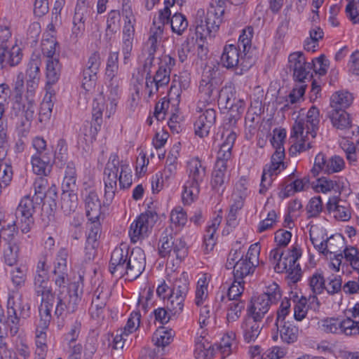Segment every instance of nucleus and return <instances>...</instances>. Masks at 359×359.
Wrapping results in <instances>:
<instances>
[{
	"label": "nucleus",
	"instance_id": "1",
	"mask_svg": "<svg viewBox=\"0 0 359 359\" xmlns=\"http://www.w3.org/2000/svg\"><path fill=\"white\" fill-rule=\"evenodd\" d=\"M189 180L184 186L182 200L189 204L198 198L200 193V184L206 175L205 167L200 158H191L187 163Z\"/></svg>",
	"mask_w": 359,
	"mask_h": 359
},
{
	"label": "nucleus",
	"instance_id": "2",
	"mask_svg": "<svg viewBox=\"0 0 359 359\" xmlns=\"http://www.w3.org/2000/svg\"><path fill=\"white\" fill-rule=\"evenodd\" d=\"M82 294L83 285L79 282L71 283L67 292L58 291L55 315L60 317L66 313H74L78 309Z\"/></svg>",
	"mask_w": 359,
	"mask_h": 359
},
{
	"label": "nucleus",
	"instance_id": "3",
	"mask_svg": "<svg viewBox=\"0 0 359 359\" xmlns=\"http://www.w3.org/2000/svg\"><path fill=\"white\" fill-rule=\"evenodd\" d=\"M217 14L218 12L216 10L215 11H208L207 13H205L203 9L197 11L194 20L197 39H200L202 41L208 36L212 37L215 36L222 22V15H218Z\"/></svg>",
	"mask_w": 359,
	"mask_h": 359
},
{
	"label": "nucleus",
	"instance_id": "4",
	"mask_svg": "<svg viewBox=\"0 0 359 359\" xmlns=\"http://www.w3.org/2000/svg\"><path fill=\"white\" fill-rule=\"evenodd\" d=\"M281 298L280 287L278 284L273 283L264 293L259 295L255 302L248 309V316L257 319H262L268 312L270 305L276 304Z\"/></svg>",
	"mask_w": 359,
	"mask_h": 359
},
{
	"label": "nucleus",
	"instance_id": "5",
	"mask_svg": "<svg viewBox=\"0 0 359 359\" xmlns=\"http://www.w3.org/2000/svg\"><path fill=\"white\" fill-rule=\"evenodd\" d=\"M123 164H126L120 158H109L103 172L104 184V205L111 203L117 191L118 173L121 170Z\"/></svg>",
	"mask_w": 359,
	"mask_h": 359
},
{
	"label": "nucleus",
	"instance_id": "6",
	"mask_svg": "<svg viewBox=\"0 0 359 359\" xmlns=\"http://www.w3.org/2000/svg\"><path fill=\"white\" fill-rule=\"evenodd\" d=\"M302 256V250L297 246H293L292 249L288 252L284 257V262L276 263L274 266V270L277 273H282L285 270L287 273V279L292 283H296L300 280L302 271L297 260Z\"/></svg>",
	"mask_w": 359,
	"mask_h": 359
},
{
	"label": "nucleus",
	"instance_id": "7",
	"mask_svg": "<svg viewBox=\"0 0 359 359\" xmlns=\"http://www.w3.org/2000/svg\"><path fill=\"white\" fill-rule=\"evenodd\" d=\"M289 69L292 72L293 79L297 84L305 83L310 81L312 78L311 70L312 66L302 52H294L288 57Z\"/></svg>",
	"mask_w": 359,
	"mask_h": 359
},
{
	"label": "nucleus",
	"instance_id": "8",
	"mask_svg": "<svg viewBox=\"0 0 359 359\" xmlns=\"http://www.w3.org/2000/svg\"><path fill=\"white\" fill-rule=\"evenodd\" d=\"M215 74L216 72L211 68L203 72L198 88L200 101L198 104H209L217 98L219 90Z\"/></svg>",
	"mask_w": 359,
	"mask_h": 359
},
{
	"label": "nucleus",
	"instance_id": "9",
	"mask_svg": "<svg viewBox=\"0 0 359 359\" xmlns=\"http://www.w3.org/2000/svg\"><path fill=\"white\" fill-rule=\"evenodd\" d=\"M319 116V109L316 107L312 106L307 112L306 121L302 118L295 121L292 128L290 139L302 136L305 129H306V135L309 134L312 138H315L320 122Z\"/></svg>",
	"mask_w": 359,
	"mask_h": 359
},
{
	"label": "nucleus",
	"instance_id": "10",
	"mask_svg": "<svg viewBox=\"0 0 359 359\" xmlns=\"http://www.w3.org/2000/svg\"><path fill=\"white\" fill-rule=\"evenodd\" d=\"M158 219V215L156 211L148 210L135 220L130 225L129 236L133 243L144 238L148 232L149 228L151 227Z\"/></svg>",
	"mask_w": 359,
	"mask_h": 359
},
{
	"label": "nucleus",
	"instance_id": "11",
	"mask_svg": "<svg viewBox=\"0 0 359 359\" xmlns=\"http://www.w3.org/2000/svg\"><path fill=\"white\" fill-rule=\"evenodd\" d=\"M18 231L15 224H5L0 227L1 238L7 242L8 250H5L4 257L6 262L11 266L15 264L18 257L20 248L15 240Z\"/></svg>",
	"mask_w": 359,
	"mask_h": 359
},
{
	"label": "nucleus",
	"instance_id": "12",
	"mask_svg": "<svg viewBox=\"0 0 359 359\" xmlns=\"http://www.w3.org/2000/svg\"><path fill=\"white\" fill-rule=\"evenodd\" d=\"M126 275L127 279L133 280L137 278L144 271L146 266V257L140 248H133L128 254Z\"/></svg>",
	"mask_w": 359,
	"mask_h": 359
},
{
	"label": "nucleus",
	"instance_id": "13",
	"mask_svg": "<svg viewBox=\"0 0 359 359\" xmlns=\"http://www.w3.org/2000/svg\"><path fill=\"white\" fill-rule=\"evenodd\" d=\"M204 104H198L197 111L202 112L194 123L195 133L201 137L208 135L216 121V111L212 108L203 109Z\"/></svg>",
	"mask_w": 359,
	"mask_h": 359
},
{
	"label": "nucleus",
	"instance_id": "14",
	"mask_svg": "<svg viewBox=\"0 0 359 359\" xmlns=\"http://www.w3.org/2000/svg\"><path fill=\"white\" fill-rule=\"evenodd\" d=\"M175 65V60L169 55H164L160 58L158 69L152 77L155 82V91L169 83L170 72Z\"/></svg>",
	"mask_w": 359,
	"mask_h": 359
},
{
	"label": "nucleus",
	"instance_id": "15",
	"mask_svg": "<svg viewBox=\"0 0 359 359\" xmlns=\"http://www.w3.org/2000/svg\"><path fill=\"white\" fill-rule=\"evenodd\" d=\"M227 158H217L212 172L210 185L212 189L219 194H222L226 189V184L229 180L226 175Z\"/></svg>",
	"mask_w": 359,
	"mask_h": 359
},
{
	"label": "nucleus",
	"instance_id": "16",
	"mask_svg": "<svg viewBox=\"0 0 359 359\" xmlns=\"http://www.w3.org/2000/svg\"><path fill=\"white\" fill-rule=\"evenodd\" d=\"M57 198L56 187L52 185L48 189V194L42 202L41 220L43 227L49 226L50 223L54 221V212L57 208Z\"/></svg>",
	"mask_w": 359,
	"mask_h": 359
},
{
	"label": "nucleus",
	"instance_id": "17",
	"mask_svg": "<svg viewBox=\"0 0 359 359\" xmlns=\"http://www.w3.org/2000/svg\"><path fill=\"white\" fill-rule=\"evenodd\" d=\"M129 251L128 249L123 250L122 248H116L111 252L109 262V272L117 277L122 278L126 275V264L128 262Z\"/></svg>",
	"mask_w": 359,
	"mask_h": 359
},
{
	"label": "nucleus",
	"instance_id": "18",
	"mask_svg": "<svg viewBox=\"0 0 359 359\" xmlns=\"http://www.w3.org/2000/svg\"><path fill=\"white\" fill-rule=\"evenodd\" d=\"M22 57V50L18 46H0V69L18 65Z\"/></svg>",
	"mask_w": 359,
	"mask_h": 359
},
{
	"label": "nucleus",
	"instance_id": "19",
	"mask_svg": "<svg viewBox=\"0 0 359 359\" xmlns=\"http://www.w3.org/2000/svg\"><path fill=\"white\" fill-rule=\"evenodd\" d=\"M344 166L343 158H315L311 174L316 177L321 171L327 174L334 173L341 170Z\"/></svg>",
	"mask_w": 359,
	"mask_h": 359
},
{
	"label": "nucleus",
	"instance_id": "20",
	"mask_svg": "<svg viewBox=\"0 0 359 359\" xmlns=\"http://www.w3.org/2000/svg\"><path fill=\"white\" fill-rule=\"evenodd\" d=\"M285 168L286 166L283 161H277V158H271V163L266 164L263 169L259 189L261 194H264L271 185L272 179L271 177L273 175H278Z\"/></svg>",
	"mask_w": 359,
	"mask_h": 359
},
{
	"label": "nucleus",
	"instance_id": "21",
	"mask_svg": "<svg viewBox=\"0 0 359 359\" xmlns=\"http://www.w3.org/2000/svg\"><path fill=\"white\" fill-rule=\"evenodd\" d=\"M88 229L89 230L85 248L86 255L88 259L94 257L95 249L98 245V238L101 233V224L99 219L89 220Z\"/></svg>",
	"mask_w": 359,
	"mask_h": 359
},
{
	"label": "nucleus",
	"instance_id": "22",
	"mask_svg": "<svg viewBox=\"0 0 359 359\" xmlns=\"http://www.w3.org/2000/svg\"><path fill=\"white\" fill-rule=\"evenodd\" d=\"M277 332L273 335V341L278 339V333L282 341L287 344L296 342L299 336V328L290 321L275 324Z\"/></svg>",
	"mask_w": 359,
	"mask_h": 359
},
{
	"label": "nucleus",
	"instance_id": "23",
	"mask_svg": "<svg viewBox=\"0 0 359 359\" xmlns=\"http://www.w3.org/2000/svg\"><path fill=\"white\" fill-rule=\"evenodd\" d=\"M243 54L241 50L238 48L236 45H226L220 57L221 64L226 69H233L238 65L240 62H241V65H243Z\"/></svg>",
	"mask_w": 359,
	"mask_h": 359
},
{
	"label": "nucleus",
	"instance_id": "24",
	"mask_svg": "<svg viewBox=\"0 0 359 359\" xmlns=\"http://www.w3.org/2000/svg\"><path fill=\"white\" fill-rule=\"evenodd\" d=\"M261 320L262 319H257L248 316L243 321L241 328L243 330V337L245 342L255 341L258 337L262 328L259 323Z\"/></svg>",
	"mask_w": 359,
	"mask_h": 359
},
{
	"label": "nucleus",
	"instance_id": "25",
	"mask_svg": "<svg viewBox=\"0 0 359 359\" xmlns=\"http://www.w3.org/2000/svg\"><path fill=\"white\" fill-rule=\"evenodd\" d=\"M327 117L330 119L334 127L339 130H346L352 127L350 115L344 110L329 108Z\"/></svg>",
	"mask_w": 359,
	"mask_h": 359
},
{
	"label": "nucleus",
	"instance_id": "26",
	"mask_svg": "<svg viewBox=\"0 0 359 359\" xmlns=\"http://www.w3.org/2000/svg\"><path fill=\"white\" fill-rule=\"evenodd\" d=\"M135 35V28L133 22L126 21L123 28L121 50L123 55V62L127 63L133 50V43Z\"/></svg>",
	"mask_w": 359,
	"mask_h": 359
},
{
	"label": "nucleus",
	"instance_id": "27",
	"mask_svg": "<svg viewBox=\"0 0 359 359\" xmlns=\"http://www.w3.org/2000/svg\"><path fill=\"white\" fill-rule=\"evenodd\" d=\"M86 213L88 220L99 219L101 214V203L97 194L90 191L85 198Z\"/></svg>",
	"mask_w": 359,
	"mask_h": 359
},
{
	"label": "nucleus",
	"instance_id": "28",
	"mask_svg": "<svg viewBox=\"0 0 359 359\" xmlns=\"http://www.w3.org/2000/svg\"><path fill=\"white\" fill-rule=\"evenodd\" d=\"M41 62L39 57H32L27 65L26 71L27 83L29 88L37 86L41 77L40 66Z\"/></svg>",
	"mask_w": 359,
	"mask_h": 359
},
{
	"label": "nucleus",
	"instance_id": "29",
	"mask_svg": "<svg viewBox=\"0 0 359 359\" xmlns=\"http://www.w3.org/2000/svg\"><path fill=\"white\" fill-rule=\"evenodd\" d=\"M353 100L351 93L346 90H339L331 96L330 108L346 110L352 104Z\"/></svg>",
	"mask_w": 359,
	"mask_h": 359
},
{
	"label": "nucleus",
	"instance_id": "30",
	"mask_svg": "<svg viewBox=\"0 0 359 359\" xmlns=\"http://www.w3.org/2000/svg\"><path fill=\"white\" fill-rule=\"evenodd\" d=\"M61 65L58 58L50 59L46 61V89L56 83L60 79Z\"/></svg>",
	"mask_w": 359,
	"mask_h": 359
},
{
	"label": "nucleus",
	"instance_id": "31",
	"mask_svg": "<svg viewBox=\"0 0 359 359\" xmlns=\"http://www.w3.org/2000/svg\"><path fill=\"white\" fill-rule=\"evenodd\" d=\"M255 265L252 261L248 259H241L236 261L234 266L233 278L235 280H243V278L253 273Z\"/></svg>",
	"mask_w": 359,
	"mask_h": 359
},
{
	"label": "nucleus",
	"instance_id": "32",
	"mask_svg": "<svg viewBox=\"0 0 359 359\" xmlns=\"http://www.w3.org/2000/svg\"><path fill=\"white\" fill-rule=\"evenodd\" d=\"M46 94L41 104L39 110V121L41 122L50 118L54 105L53 100V98L55 97L54 90L49 88L46 89Z\"/></svg>",
	"mask_w": 359,
	"mask_h": 359
},
{
	"label": "nucleus",
	"instance_id": "33",
	"mask_svg": "<svg viewBox=\"0 0 359 359\" xmlns=\"http://www.w3.org/2000/svg\"><path fill=\"white\" fill-rule=\"evenodd\" d=\"M41 204L36 203L34 197L31 198L29 196H25L20 201L16 213L23 218H33L32 215L35 210Z\"/></svg>",
	"mask_w": 359,
	"mask_h": 359
},
{
	"label": "nucleus",
	"instance_id": "34",
	"mask_svg": "<svg viewBox=\"0 0 359 359\" xmlns=\"http://www.w3.org/2000/svg\"><path fill=\"white\" fill-rule=\"evenodd\" d=\"M273 133L271 143L275 149L273 155L277 156V157H285L283 142L286 137V130L285 128H275Z\"/></svg>",
	"mask_w": 359,
	"mask_h": 359
},
{
	"label": "nucleus",
	"instance_id": "35",
	"mask_svg": "<svg viewBox=\"0 0 359 359\" xmlns=\"http://www.w3.org/2000/svg\"><path fill=\"white\" fill-rule=\"evenodd\" d=\"M309 286L313 293L310 296L313 301L318 300L316 294H321L325 289V278L321 271H316L309 278Z\"/></svg>",
	"mask_w": 359,
	"mask_h": 359
},
{
	"label": "nucleus",
	"instance_id": "36",
	"mask_svg": "<svg viewBox=\"0 0 359 359\" xmlns=\"http://www.w3.org/2000/svg\"><path fill=\"white\" fill-rule=\"evenodd\" d=\"M175 332L162 327L158 329L152 337V341L156 346L164 348L172 341Z\"/></svg>",
	"mask_w": 359,
	"mask_h": 359
},
{
	"label": "nucleus",
	"instance_id": "37",
	"mask_svg": "<svg viewBox=\"0 0 359 359\" xmlns=\"http://www.w3.org/2000/svg\"><path fill=\"white\" fill-rule=\"evenodd\" d=\"M54 164V158H32L33 172L38 175H48Z\"/></svg>",
	"mask_w": 359,
	"mask_h": 359
},
{
	"label": "nucleus",
	"instance_id": "38",
	"mask_svg": "<svg viewBox=\"0 0 359 359\" xmlns=\"http://www.w3.org/2000/svg\"><path fill=\"white\" fill-rule=\"evenodd\" d=\"M34 194L33 197L35 198L36 203L41 204L46 194L48 187V180L43 177H37L34 182Z\"/></svg>",
	"mask_w": 359,
	"mask_h": 359
},
{
	"label": "nucleus",
	"instance_id": "39",
	"mask_svg": "<svg viewBox=\"0 0 359 359\" xmlns=\"http://www.w3.org/2000/svg\"><path fill=\"white\" fill-rule=\"evenodd\" d=\"M189 276L188 273L183 272L180 276L175 280L170 292L186 297L189 291Z\"/></svg>",
	"mask_w": 359,
	"mask_h": 359
},
{
	"label": "nucleus",
	"instance_id": "40",
	"mask_svg": "<svg viewBox=\"0 0 359 359\" xmlns=\"http://www.w3.org/2000/svg\"><path fill=\"white\" fill-rule=\"evenodd\" d=\"M118 71V52H109L107 61L106 76L114 85V79Z\"/></svg>",
	"mask_w": 359,
	"mask_h": 359
},
{
	"label": "nucleus",
	"instance_id": "41",
	"mask_svg": "<svg viewBox=\"0 0 359 359\" xmlns=\"http://www.w3.org/2000/svg\"><path fill=\"white\" fill-rule=\"evenodd\" d=\"M168 24H170L172 31L178 35L182 34L188 27V21L186 17L177 11H175L172 18L170 17Z\"/></svg>",
	"mask_w": 359,
	"mask_h": 359
},
{
	"label": "nucleus",
	"instance_id": "42",
	"mask_svg": "<svg viewBox=\"0 0 359 359\" xmlns=\"http://www.w3.org/2000/svg\"><path fill=\"white\" fill-rule=\"evenodd\" d=\"M253 36V28L248 26L242 30V33L239 36L238 45L236 46L240 50H243V55L245 56L251 48V40Z\"/></svg>",
	"mask_w": 359,
	"mask_h": 359
},
{
	"label": "nucleus",
	"instance_id": "43",
	"mask_svg": "<svg viewBox=\"0 0 359 359\" xmlns=\"http://www.w3.org/2000/svg\"><path fill=\"white\" fill-rule=\"evenodd\" d=\"M104 109V104L99 102L97 99L93 100L92 116L93 120L92 123L94 124V130L92 131L93 135H95L97 130H100L101 124L102 123V111ZM93 126H91V128Z\"/></svg>",
	"mask_w": 359,
	"mask_h": 359
},
{
	"label": "nucleus",
	"instance_id": "44",
	"mask_svg": "<svg viewBox=\"0 0 359 359\" xmlns=\"http://www.w3.org/2000/svg\"><path fill=\"white\" fill-rule=\"evenodd\" d=\"M77 195L74 192H65L62 194L61 208L65 214H70L77 208Z\"/></svg>",
	"mask_w": 359,
	"mask_h": 359
},
{
	"label": "nucleus",
	"instance_id": "45",
	"mask_svg": "<svg viewBox=\"0 0 359 359\" xmlns=\"http://www.w3.org/2000/svg\"><path fill=\"white\" fill-rule=\"evenodd\" d=\"M159 243L158 254L161 257L170 256L172 254V248L174 245V238L172 234H168L167 231L163 232Z\"/></svg>",
	"mask_w": 359,
	"mask_h": 359
},
{
	"label": "nucleus",
	"instance_id": "46",
	"mask_svg": "<svg viewBox=\"0 0 359 359\" xmlns=\"http://www.w3.org/2000/svg\"><path fill=\"white\" fill-rule=\"evenodd\" d=\"M185 298L184 297L170 292L168 299L167 309L172 315H178L182 311Z\"/></svg>",
	"mask_w": 359,
	"mask_h": 359
},
{
	"label": "nucleus",
	"instance_id": "47",
	"mask_svg": "<svg viewBox=\"0 0 359 359\" xmlns=\"http://www.w3.org/2000/svg\"><path fill=\"white\" fill-rule=\"evenodd\" d=\"M8 304L13 305L17 309V313L20 318L26 319L30 315V306L28 303H25L21 296L15 299L13 297H8Z\"/></svg>",
	"mask_w": 359,
	"mask_h": 359
},
{
	"label": "nucleus",
	"instance_id": "48",
	"mask_svg": "<svg viewBox=\"0 0 359 359\" xmlns=\"http://www.w3.org/2000/svg\"><path fill=\"white\" fill-rule=\"evenodd\" d=\"M17 313V309L13 305H9L7 302V320L5 323L10 327L11 334L13 336L16 334L19 329L20 317Z\"/></svg>",
	"mask_w": 359,
	"mask_h": 359
},
{
	"label": "nucleus",
	"instance_id": "49",
	"mask_svg": "<svg viewBox=\"0 0 359 359\" xmlns=\"http://www.w3.org/2000/svg\"><path fill=\"white\" fill-rule=\"evenodd\" d=\"M120 189H129L133 184L132 170L128 164H123L118 177Z\"/></svg>",
	"mask_w": 359,
	"mask_h": 359
},
{
	"label": "nucleus",
	"instance_id": "50",
	"mask_svg": "<svg viewBox=\"0 0 359 359\" xmlns=\"http://www.w3.org/2000/svg\"><path fill=\"white\" fill-rule=\"evenodd\" d=\"M245 306V302L244 301H232L228 306L227 320L229 322L236 321L241 317L242 311L244 310Z\"/></svg>",
	"mask_w": 359,
	"mask_h": 359
},
{
	"label": "nucleus",
	"instance_id": "51",
	"mask_svg": "<svg viewBox=\"0 0 359 359\" xmlns=\"http://www.w3.org/2000/svg\"><path fill=\"white\" fill-rule=\"evenodd\" d=\"M121 15L118 11L112 10L108 13L107 20L106 36L113 35L119 29Z\"/></svg>",
	"mask_w": 359,
	"mask_h": 359
},
{
	"label": "nucleus",
	"instance_id": "52",
	"mask_svg": "<svg viewBox=\"0 0 359 359\" xmlns=\"http://www.w3.org/2000/svg\"><path fill=\"white\" fill-rule=\"evenodd\" d=\"M90 12L88 0H77L73 20L85 22L86 17Z\"/></svg>",
	"mask_w": 359,
	"mask_h": 359
},
{
	"label": "nucleus",
	"instance_id": "53",
	"mask_svg": "<svg viewBox=\"0 0 359 359\" xmlns=\"http://www.w3.org/2000/svg\"><path fill=\"white\" fill-rule=\"evenodd\" d=\"M340 334H344L347 336L355 335L359 334V322L354 321L348 318L344 320H339Z\"/></svg>",
	"mask_w": 359,
	"mask_h": 359
},
{
	"label": "nucleus",
	"instance_id": "54",
	"mask_svg": "<svg viewBox=\"0 0 359 359\" xmlns=\"http://www.w3.org/2000/svg\"><path fill=\"white\" fill-rule=\"evenodd\" d=\"M340 334H344L347 336L355 335L359 334V322L354 321L348 318L344 320H339Z\"/></svg>",
	"mask_w": 359,
	"mask_h": 359
},
{
	"label": "nucleus",
	"instance_id": "55",
	"mask_svg": "<svg viewBox=\"0 0 359 359\" xmlns=\"http://www.w3.org/2000/svg\"><path fill=\"white\" fill-rule=\"evenodd\" d=\"M236 139V133L231 131L226 137L224 142L220 145L217 151V157H226L231 155V149Z\"/></svg>",
	"mask_w": 359,
	"mask_h": 359
},
{
	"label": "nucleus",
	"instance_id": "56",
	"mask_svg": "<svg viewBox=\"0 0 359 359\" xmlns=\"http://www.w3.org/2000/svg\"><path fill=\"white\" fill-rule=\"evenodd\" d=\"M13 91L15 99L13 108H18L20 110L21 108L20 100L24 92V75L22 72H20L16 76V79L13 84Z\"/></svg>",
	"mask_w": 359,
	"mask_h": 359
},
{
	"label": "nucleus",
	"instance_id": "57",
	"mask_svg": "<svg viewBox=\"0 0 359 359\" xmlns=\"http://www.w3.org/2000/svg\"><path fill=\"white\" fill-rule=\"evenodd\" d=\"M323 210V202L320 196L311 198L306 205L308 217H317Z\"/></svg>",
	"mask_w": 359,
	"mask_h": 359
},
{
	"label": "nucleus",
	"instance_id": "58",
	"mask_svg": "<svg viewBox=\"0 0 359 359\" xmlns=\"http://www.w3.org/2000/svg\"><path fill=\"white\" fill-rule=\"evenodd\" d=\"M38 297H41V304L46 306L53 309L56 308L57 302V293L53 292L50 287L41 292L39 294H36Z\"/></svg>",
	"mask_w": 359,
	"mask_h": 359
},
{
	"label": "nucleus",
	"instance_id": "59",
	"mask_svg": "<svg viewBox=\"0 0 359 359\" xmlns=\"http://www.w3.org/2000/svg\"><path fill=\"white\" fill-rule=\"evenodd\" d=\"M163 17L164 16L161 15L160 11L158 18V22H156V20L154 19L153 22L154 27H151L150 29L149 36H154V38L159 41L161 40L163 32V26L165 25V23H168L170 20V16H168V19H165Z\"/></svg>",
	"mask_w": 359,
	"mask_h": 359
},
{
	"label": "nucleus",
	"instance_id": "60",
	"mask_svg": "<svg viewBox=\"0 0 359 359\" xmlns=\"http://www.w3.org/2000/svg\"><path fill=\"white\" fill-rule=\"evenodd\" d=\"M218 97L220 104H224L225 109L232 107L236 102L235 100L238 99L231 88H225L221 90L219 92Z\"/></svg>",
	"mask_w": 359,
	"mask_h": 359
},
{
	"label": "nucleus",
	"instance_id": "61",
	"mask_svg": "<svg viewBox=\"0 0 359 359\" xmlns=\"http://www.w3.org/2000/svg\"><path fill=\"white\" fill-rule=\"evenodd\" d=\"M245 281L241 280H235L228 289L227 296L231 301L238 300L244 291Z\"/></svg>",
	"mask_w": 359,
	"mask_h": 359
},
{
	"label": "nucleus",
	"instance_id": "62",
	"mask_svg": "<svg viewBox=\"0 0 359 359\" xmlns=\"http://www.w3.org/2000/svg\"><path fill=\"white\" fill-rule=\"evenodd\" d=\"M48 273L42 272L41 274L36 273L34 279L35 294H39L41 292L49 288L50 287L48 286Z\"/></svg>",
	"mask_w": 359,
	"mask_h": 359
},
{
	"label": "nucleus",
	"instance_id": "63",
	"mask_svg": "<svg viewBox=\"0 0 359 359\" xmlns=\"http://www.w3.org/2000/svg\"><path fill=\"white\" fill-rule=\"evenodd\" d=\"M345 12L347 18L353 24H359V2L349 0L346 6Z\"/></svg>",
	"mask_w": 359,
	"mask_h": 359
},
{
	"label": "nucleus",
	"instance_id": "64",
	"mask_svg": "<svg viewBox=\"0 0 359 359\" xmlns=\"http://www.w3.org/2000/svg\"><path fill=\"white\" fill-rule=\"evenodd\" d=\"M312 69L316 74L320 76L325 75L328 68V60L325 59L324 55H321L318 57L312 60L311 62Z\"/></svg>",
	"mask_w": 359,
	"mask_h": 359
}]
</instances>
